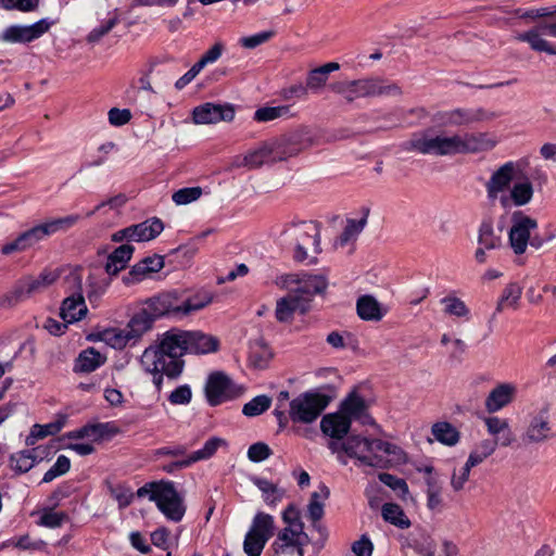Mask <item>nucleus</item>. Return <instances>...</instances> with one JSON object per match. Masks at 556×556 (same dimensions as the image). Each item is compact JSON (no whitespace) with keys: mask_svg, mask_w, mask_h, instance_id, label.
I'll return each mask as SVG.
<instances>
[{"mask_svg":"<svg viewBox=\"0 0 556 556\" xmlns=\"http://www.w3.org/2000/svg\"><path fill=\"white\" fill-rule=\"evenodd\" d=\"M497 139L489 132H463L447 135L443 131L427 129L414 134L403 143L406 151L435 156L476 154L492 150Z\"/></svg>","mask_w":556,"mask_h":556,"instance_id":"obj_1","label":"nucleus"},{"mask_svg":"<svg viewBox=\"0 0 556 556\" xmlns=\"http://www.w3.org/2000/svg\"><path fill=\"white\" fill-rule=\"evenodd\" d=\"M189 353L187 330L170 329L162 334L155 346H149L141 356V365L153 375V383L160 390L163 376L176 378L182 372L181 356Z\"/></svg>","mask_w":556,"mask_h":556,"instance_id":"obj_2","label":"nucleus"},{"mask_svg":"<svg viewBox=\"0 0 556 556\" xmlns=\"http://www.w3.org/2000/svg\"><path fill=\"white\" fill-rule=\"evenodd\" d=\"M397 447L379 439H369L362 435H350L345 440L344 453L354 458L358 466L378 469L388 468L389 455L395 454Z\"/></svg>","mask_w":556,"mask_h":556,"instance_id":"obj_3","label":"nucleus"},{"mask_svg":"<svg viewBox=\"0 0 556 556\" xmlns=\"http://www.w3.org/2000/svg\"><path fill=\"white\" fill-rule=\"evenodd\" d=\"M330 90L341 96L345 103L351 104L359 98L391 96L402 93L395 84H389L380 77H365L354 80H338L329 85Z\"/></svg>","mask_w":556,"mask_h":556,"instance_id":"obj_4","label":"nucleus"},{"mask_svg":"<svg viewBox=\"0 0 556 556\" xmlns=\"http://www.w3.org/2000/svg\"><path fill=\"white\" fill-rule=\"evenodd\" d=\"M138 497L149 496L160 511L172 521H180L185 515L184 500L173 482L161 481L147 483L137 491Z\"/></svg>","mask_w":556,"mask_h":556,"instance_id":"obj_5","label":"nucleus"},{"mask_svg":"<svg viewBox=\"0 0 556 556\" xmlns=\"http://www.w3.org/2000/svg\"><path fill=\"white\" fill-rule=\"evenodd\" d=\"M168 316L161 293L144 300L128 320L126 328L137 343L146 333L152 330L156 319Z\"/></svg>","mask_w":556,"mask_h":556,"instance_id":"obj_6","label":"nucleus"},{"mask_svg":"<svg viewBox=\"0 0 556 556\" xmlns=\"http://www.w3.org/2000/svg\"><path fill=\"white\" fill-rule=\"evenodd\" d=\"M526 164L527 162L525 160L516 162L508 161L491 174L489 180L485 182V191L488 200L492 204L498 202L503 208H508L506 194L516 175L522 170Z\"/></svg>","mask_w":556,"mask_h":556,"instance_id":"obj_7","label":"nucleus"},{"mask_svg":"<svg viewBox=\"0 0 556 556\" xmlns=\"http://www.w3.org/2000/svg\"><path fill=\"white\" fill-rule=\"evenodd\" d=\"M330 397L319 392H305L294 397L289 405V417L295 424H312L326 409Z\"/></svg>","mask_w":556,"mask_h":556,"instance_id":"obj_8","label":"nucleus"},{"mask_svg":"<svg viewBox=\"0 0 556 556\" xmlns=\"http://www.w3.org/2000/svg\"><path fill=\"white\" fill-rule=\"evenodd\" d=\"M66 298L60 307V317L65 323L81 320L88 313L84 298L83 279L77 273L70 274L65 279Z\"/></svg>","mask_w":556,"mask_h":556,"instance_id":"obj_9","label":"nucleus"},{"mask_svg":"<svg viewBox=\"0 0 556 556\" xmlns=\"http://www.w3.org/2000/svg\"><path fill=\"white\" fill-rule=\"evenodd\" d=\"M277 286L293 292L299 299L303 300L307 307L316 294L323 293L328 281L323 275H299L287 274L277 278Z\"/></svg>","mask_w":556,"mask_h":556,"instance_id":"obj_10","label":"nucleus"},{"mask_svg":"<svg viewBox=\"0 0 556 556\" xmlns=\"http://www.w3.org/2000/svg\"><path fill=\"white\" fill-rule=\"evenodd\" d=\"M169 317L184 318L210 305L214 294L207 290H199L193 295L181 299L176 291L161 293Z\"/></svg>","mask_w":556,"mask_h":556,"instance_id":"obj_11","label":"nucleus"},{"mask_svg":"<svg viewBox=\"0 0 556 556\" xmlns=\"http://www.w3.org/2000/svg\"><path fill=\"white\" fill-rule=\"evenodd\" d=\"M285 235L295 244L294 258L298 262H304L309 258L308 248H312L315 255L321 252L319 229L313 223L294 225L287 229Z\"/></svg>","mask_w":556,"mask_h":556,"instance_id":"obj_12","label":"nucleus"},{"mask_svg":"<svg viewBox=\"0 0 556 556\" xmlns=\"http://www.w3.org/2000/svg\"><path fill=\"white\" fill-rule=\"evenodd\" d=\"M243 392V387L236 384L227 375L219 371L211 374L205 384V394L212 406L233 400Z\"/></svg>","mask_w":556,"mask_h":556,"instance_id":"obj_13","label":"nucleus"},{"mask_svg":"<svg viewBox=\"0 0 556 556\" xmlns=\"http://www.w3.org/2000/svg\"><path fill=\"white\" fill-rule=\"evenodd\" d=\"M309 541V536L302 529L282 528L271 544L274 556H304V547Z\"/></svg>","mask_w":556,"mask_h":556,"instance_id":"obj_14","label":"nucleus"},{"mask_svg":"<svg viewBox=\"0 0 556 556\" xmlns=\"http://www.w3.org/2000/svg\"><path fill=\"white\" fill-rule=\"evenodd\" d=\"M55 21L41 18L31 25H11L0 34V41L5 43H29L48 33Z\"/></svg>","mask_w":556,"mask_h":556,"instance_id":"obj_15","label":"nucleus"},{"mask_svg":"<svg viewBox=\"0 0 556 556\" xmlns=\"http://www.w3.org/2000/svg\"><path fill=\"white\" fill-rule=\"evenodd\" d=\"M58 278L59 275L54 270L48 269L42 270L38 276L24 277L16 282L10 293V298L13 299L14 302L29 299L47 290Z\"/></svg>","mask_w":556,"mask_h":556,"instance_id":"obj_16","label":"nucleus"},{"mask_svg":"<svg viewBox=\"0 0 556 556\" xmlns=\"http://www.w3.org/2000/svg\"><path fill=\"white\" fill-rule=\"evenodd\" d=\"M536 228L538 222L534 218L521 211L513 213L508 241L515 254L521 255L527 251L531 231Z\"/></svg>","mask_w":556,"mask_h":556,"instance_id":"obj_17","label":"nucleus"},{"mask_svg":"<svg viewBox=\"0 0 556 556\" xmlns=\"http://www.w3.org/2000/svg\"><path fill=\"white\" fill-rule=\"evenodd\" d=\"M545 36L556 38V23H540L526 31L516 34L515 39L520 42H527L535 52H545L551 55H556V47L547 41Z\"/></svg>","mask_w":556,"mask_h":556,"instance_id":"obj_18","label":"nucleus"},{"mask_svg":"<svg viewBox=\"0 0 556 556\" xmlns=\"http://www.w3.org/2000/svg\"><path fill=\"white\" fill-rule=\"evenodd\" d=\"M330 495V491L328 486L325 484H320L318 490L312 493L309 503L307 505V517L313 522V528L318 532L319 538L315 542L319 548H323L327 539L328 531L324 525L319 522V520L324 516V501L327 500Z\"/></svg>","mask_w":556,"mask_h":556,"instance_id":"obj_19","label":"nucleus"},{"mask_svg":"<svg viewBox=\"0 0 556 556\" xmlns=\"http://www.w3.org/2000/svg\"><path fill=\"white\" fill-rule=\"evenodd\" d=\"M490 118L491 115L481 108H458L439 114L442 125L454 127L469 126Z\"/></svg>","mask_w":556,"mask_h":556,"instance_id":"obj_20","label":"nucleus"},{"mask_svg":"<svg viewBox=\"0 0 556 556\" xmlns=\"http://www.w3.org/2000/svg\"><path fill=\"white\" fill-rule=\"evenodd\" d=\"M222 446H227L226 440L218 437H213L205 442L202 448L192 452L185 458H180L167 465H164L163 470L167 473H173L176 470L187 468L197 462L206 460L211 458L216 453V451Z\"/></svg>","mask_w":556,"mask_h":556,"instance_id":"obj_21","label":"nucleus"},{"mask_svg":"<svg viewBox=\"0 0 556 556\" xmlns=\"http://www.w3.org/2000/svg\"><path fill=\"white\" fill-rule=\"evenodd\" d=\"M47 238L48 233L41 223L21 232L14 240L4 243L0 251L3 255L21 253L34 248Z\"/></svg>","mask_w":556,"mask_h":556,"instance_id":"obj_22","label":"nucleus"},{"mask_svg":"<svg viewBox=\"0 0 556 556\" xmlns=\"http://www.w3.org/2000/svg\"><path fill=\"white\" fill-rule=\"evenodd\" d=\"M192 118L195 124L231 122L235 118V109L230 104L207 102L193 109Z\"/></svg>","mask_w":556,"mask_h":556,"instance_id":"obj_23","label":"nucleus"},{"mask_svg":"<svg viewBox=\"0 0 556 556\" xmlns=\"http://www.w3.org/2000/svg\"><path fill=\"white\" fill-rule=\"evenodd\" d=\"M273 150L268 140L261 142L254 149L243 155H237L232 159L231 166L236 168L245 167L248 169L260 168L264 164L275 163Z\"/></svg>","mask_w":556,"mask_h":556,"instance_id":"obj_24","label":"nucleus"},{"mask_svg":"<svg viewBox=\"0 0 556 556\" xmlns=\"http://www.w3.org/2000/svg\"><path fill=\"white\" fill-rule=\"evenodd\" d=\"M478 248L475 252V260L479 264L486 262V252L496 250L502 245V238L494 230L490 220H484L478 229Z\"/></svg>","mask_w":556,"mask_h":556,"instance_id":"obj_25","label":"nucleus"},{"mask_svg":"<svg viewBox=\"0 0 556 556\" xmlns=\"http://www.w3.org/2000/svg\"><path fill=\"white\" fill-rule=\"evenodd\" d=\"M402 548H412L419 556H434L435 540L424 529H419L401 538Z\"/></svg>","mask_w":556,"mask_h":556,"instance_id":"obj_26","label":"nucleus"},{"mask_svg":"<svg viewBox=\"0 0 556 556\" xmlns=\"http://www.w3.org/2000/svg\"><path fill=\"white\" fill-rule=\"evenodd\" d=\"M270 149L273 150L274 161H286L289 157L299 154L302 149V142L298 135H286L268 140Z\"/></svg>","mask_w":556,"mask_h":556,"instance_id":"obj_27","label":"nucleus"},{"mask_svg":"<svg viewBox=\"0 0 556 556\" xmlns=\"http://www.w3.org/2000/svg\"><path fill=\"white\" fill-rule=\"evenodd\" d=\"M351 428V420L340 413L325 415L320 421V429L331 439L342 440Z\"/></svg>","mask_w":556,"mask_h":556,"instance_id":"obj_28","label":"nucleus"},{"mask_svg":"<svg viewBox=\"0 0 556 556\" xmlns=\"http://www.w3.org/2000/svg\"><path fill=\"white\" fill-rule=\"evenodd\" d=\"M307 309L305 302L289 290L286 296L277 301L275 315L278 321L288 323L292 320L294 313L304 314Z\"/></svg>","mask_w":556,"mask_h":556,"instance_id":"obj_29","label":"nucleus"},{"mask_svg":"<svg viewBox=\"0 0 556 556\" xmlns=\"http://www.w3.org/2000/svg\"><path fill=\"white\" fill-rule=\"evenodd\" d=\"M187 340L189 344V353L191 354L215 353L218 351L220 345L217 337L199 330L187 331Z\"/></svg>","mask_w":556,"mask_h":556,"instance_id":"obj_30","label":"nucleus"},{"mask_svg":"<svg viewBox=\"0 0 556 556\" xmlns=\"http://www.w3.org/2000/svg\"><path fill=\"white\" fill-rule=\"evenodd\" d=\"M513 383H501L491 390L485 400V408L489 413H495L507 406L516 394Z\"/></svg>","mask_w":556,"mask_h":556,"instance_id":"obj_31","label":"nucleus"},{"mask_svg":"<svg viewBox=\"0 0 556 556\" xmlns=\"http://www.w3.org/2000/svg\"><path fill=\"white\" fill-rule=\"evenodd\" d=\"M340 68V64L337 62H329L319 67L308 71L306 75V86L309 92L318 94L326 87L329 75Z\"/></svg>","mask_w":556,"mask_h":556,"instance_id":"obj_32","label":"nucleus"},{"mask_svg":"<svg viewBox=\"0 0 556 556\" xmlns=\"http://www.w3.org/2000/svg\"><path fill=\"white\" fill-rule=\"evenodd\" d=\"M357 315L367 321H379L387 311L372 295H363L356 303Z\"/></svg>","mask_w":556,"mask_h":556,"instance_id":"obj_33","label":"nucleus"},{"mask_svg":"<svg viewBox=\"0 0 556 556\" xmlns=\"http://www.w3.org/2000/svg\"><path fill=\"white\" fill-rule=\"evenodd\" d=\"M343 415L352 419L361 421L363 425L371 424L372 420L367 413L365 401L362 396L353 393L342 404Z\"/></svg>","mask_w":556,"mask_h":556,"instance_id":"obj_34","label":"nucleus"},{"mask_svg":"<svg viewBox=\"0 0 556 556\" xmlns=\"http://www.w3.org/2000/svg\"><path fill=\"white\" fill-rule=\"evenodd\" d=\"M533 185L528 177L520 181H516L510 187L506 194L508 200V208L514 204L515 206H523L531 202L533 198Z\"/></svg>","mask_w":556,"mask_h":556,"instance_id":"obj_35","label":"nucleus"},{"mask_svg":"<svg viewBox=\"0 0 556 556\" xmlns=\"http://www.w3.org/2000/svg\"><path fill=\"white\" fill-rule=\"evenodd\" d=\"M251 481L262 492L263 501L269 507H276L286 495L285 489L265 478L252 477Z\"/></svg>","mask_w":556,"mask_h":556,"instance_id":"obj_36","label":"nucleus"},{"mask_svg":"<svg viewBox=\"0 0 556 556\" xmlns=\"http://www.w3.org/2000/svg\"><path fill=\"white\" fill-rule=\"evenodd\" d=\"M552 437V428L543 415L535 416L529 424L523 439L528 443H541Z\"/></svg>","mask_w":556,"mask_h":556,"instance_id":"obj_37","label":"nucleus"},{"mask_svg":"<svg viewBox=\"0 0 556 556\" xmlns=\"http://www.w3.org/2000/svg\"><path fill=\"white\" fill-rule=\"evenodd\" d=\"M132 241L142 242L156 238L164 229L163 222L160 218L152 217L142 223L131 225Z\"/></svg>","mask_w":556,"mask_h":556,"instance_id":"obj_38","label":"nucleus"},{"mask_svg":"<svg viewBox=\"0 0 556 556\" xmlns=\"http://www.w3.org/2000/svg\"><path fill=\"white\" fill-rule=\"evenodd\" d=\"M369 210L365 208L363 217L359 219H348L346 225L342 231V233L339 236V238L334 242V247H344L351 242L356 241L361 232L364 230L365 226L367 225Z\"/></svg>","mask_w":556,"mask_h":556,"instance_id":"obj_39","label":"nucleus"},{"mask_svg":"<svg viewBox=\"0 0 556 556\" xmlns=\"http://www.w3.org/2000/svg\"><path fill=\"white\" fill-rule=\"evenodd\" d=\"M134 253V247L130 244H122L116 248L108 257V262L105 264V271L109 275L115 276L121 270H123L131 255Z\"/></svg>","mask_w":556,"mask_h":556,"instance_id":"obj_40","label":"nucleus"},{"mask_svg":"<svg viewBox=\"0 0 556 556\" xmlns=\"http://www.w3.org/2000/svg\"><path fill=\"white\" fill-rule=\"evenodd\" d=\"M273 357V352L263 340L250 343L249 365L255 369H265Z\"/></svg>","mask_w":556,"mask_h":556,"instance_id":"obj_41","label":"nucleus"},{"mask_svg":"<svg viewBox=\"0 0 556 556\" xmlns=\"http://www.w3.org/2000/svg\"><path fill=\"white\" fill-rule=\"evenodd\" d=\"M104 362L105 357L101 353L93 348H89L78 355L74 370L76 372H91L104 364Z\"/></svg>","mask_w":556,"mask_h":556,"instance_id":"obj_42","label":"nucleus"},{"mask_svg":"<svg viewBox=\"0 0 556 556\" xmlns=\"http://www.w3.org/2000/svg\"><path fill=\"white\" fill-rule=\"evenodd\" d=\"M522 295V287L517 282L508 283L496 304L495 313H501L506 308L517 309Z\"/></svg>","mask_w":556,"mask_h":556,"instance_id":"obj_43","label":"nucleus"},{"mask_svg":"<svg viewBox=\"0 0 556 556\" xmlns=\"http://www.w3.org/2000/svg\"><path fill=\"white\" fill-rule=\"evenodd\" d=\"M66 416H59L56 420L46 425H34L30 434L26 439L27 445H33L36 441L48 435L56 434L65 426Z\"/></svg>","mask_w":556,"mask_h":556,"instance_id":"obj_44","label":"nucleus"},{"mask_svg":"<svg viewBox=\"0 0 556 556\" xmlns=\"http://www.w3.org/2000/svg\"><path fill=\"white\" fill-rule=\"evenodd\" d=\"M100 338L113 349L122 350L127 345L136 344L127 328H109L100 333Z\"/></svg>","mask_w":556,"mask_h":556,"instance_id":"obj_45","label":"nucleus"},{"mask_svg":"<svg viewBox=\"0 0 556 556\" xmlns=\"http://www.w3.org/2000/svg\"><path fill=\"white\" fill-rule=\"evenodd\" d=\"M431 433L434 439L447 446H454L459 442V431L450 422L440 421L432 426Z\"/></svg>","mask_w":556,"mask_h":556,"instance_id":"obj_46","label":"nucleus"},{"mask_svg":"<svg viewBox=\"0 0 556 556\" xmlns=\"http://www.w3.org/2000/svg\"><path fill=\"white\" fill-rule=\"evenodd\" d=\"M427 507L431 511H441L443 508L442 484L435 477L426 478Z\"/></svg>","mask_w":556,"mask_h":556,"instance_id":"obj_47","label":"nucleus"},{"mask_svg":"<svg viewBox=\"0 0 556 556\" xmlns=\"http://www.w3.org/2000/svg\"><path fill=\"white\" fill-rule=\"evenodd\" d=\"M274 517L269 514L260 511L254 516L249 531L257 536H263L264 540L268 541L274 533Z\"/></svg>","mask_w":556,"mask_h":556,"instance_id":"obj_48","label":"nucleus"},{"mask_svg":"<svg viewBox=\"0 0 556 556\" xmlns=\"http://www.w3.org/2000/svg\"><path fill=\"white\" fill-rule=\"evenodd\" d=\"M381 515L386 521L397 528L407 529L410 527V520L397 504H384L381 509Z\"/></svg>","mask_w":556,"mask_h":556,"instance_id":"obj_49","label":"nucleus"},{"mask_svg":"<svg viewBox=\"0 0 556 556\" xmlns=\"http://www.w3.org/2000/svg\"><path fill=\"white\" fill-rule=\"evenodd\" d=\"M80 220V215L72 214L58 218H50L45 220L42 224L48 233V237L53 236L58 232H64L74 227Z\"/></svg>","mask_w":556,"mask_h":556,"instance_id":"obj_50","label":"nucleus"},{"mask_svg":"<svg viewBox=\"0 0 556 556\" xmlns=\"http://www.w3.org/2000/svg\"><path fill=\"white\" fill-rule=\"evenodd\" d=\"M441 303L444 305V313L446 315L463 318L465 320L470 319V309L459 298L447 295L441 300Z\"/></svg>","mask_w":556,"mask_h":556,"instance_id":"obj_51","label":"nucleus"},{"mask_svg":"<svg viewBox=\"0 0 556 556\" xmlns=\"http://www.w3.org/2000/svg\"><path fill=\"white\" fill-rule=\"evenodd\" d=\"M496 450V442L491 440H482L476 447L470 452L467 463L470 466L476 467L483 463L489 456H491Z\"/></svg>","mask_w":556,"mask_h":556,"instance_id":"obj_52","label":"nucleus"},{"mask_svg":"<svg viewBox=\"0 0 556 556\" xmlns=\"http://www.w3.org/2000/svg\"><path fill=\"white\" fill-rule=\"evenodd\" d=\"M108 425L97 424V425H86L79 429L73 430L66 433L68 439L79 440V439H91L92 441L100 440L104 435V430Z\"/></svg>","mask_w":556,"mask_h":556,"instance_id":"obj_53","label":"nucleus"},{"mask_svg":"<svg viewBox=\"0 0 556 556\" xmlns=\"http://www.w3.org/2000/svg\"><path fill=\"white\" fill-rule=\"evenodd\" d=\"M36 464V457L29 451H22L10 457V467L17 473H25Z\"/></svg>","mask_w":556,"mask_h":556,"instance_id":"obj_54","label":"nucleus"},{"mask_svg":"<svg viewBox=\"0 0 556 556\" xmlns=\"http://www.w3.org/2000/svg\"><path fill=\"white\" fill-rule=\"evenodd\" d=\"M289 112L290 108L288 105L263 106L254 112L253 118L258 123H266L287 116Z\"/></svg>","mask_w":556,"mask_h":556,"instance_id":"obj_55","label":"nucleus"},{"mask_svg":"<svg viewBox=\"0 0 556 556\" xmlns=\"http://www.w3.org/2000/svg\"><path fill=\"white\" fill-rule=\"evenodd\" d=\"M271 405V399L267 395H257L244 404L242 414L248 417H255L266 412Z\"/></svg>","mask_w":556,"mask_h":556,"instance_id":"obj_56","label":"nucleus"},{"mask_svg":"<svg viewBox=\"0 0 556 556\" xmlns=\"http://www.w3.org/2000/svg\"><path fill=\"white\" fill-rule=\"evenodd\" d=\"M281 519L286 529L304 530V522L301 518V511L294 504H289L281 514Z\"/></svg>","mask_w":556,"mask_h":556,"instance_id":"obj_57","label":"nucleus"},{"mask_svg":"<svg viewBox=\"0 0 556 556\" xmlns=\"http://www.w3.org/2000/svg\"><path fill=\"white\" fill-rule=\"evenodd\" d=\"M118 23L117 16H111L101 22V24L94 27L88 35L86 40L89 43L99 42L105 35H108Z\"/></svg>","mask_w":556,"mask_h":556,"instance_id":"obj_58","label":"nucleus"},{"mask_svg":"<svg viewBox=\"0 0 556 556\" xmlns=\"http://www.w3.org/2000/svg\"><path fill=\"white\" fill-rule=\"evenodd\" d=\"M378 478L383 484L388 485L393 491L397 492L401 498L404 500L408 495V485L404 479L397 478L387 472L379 473Z\"/></svg>","mask_w":556,"mask_h":556,"instance_id":"obj_59","label":"nucleus"},{"mask_svg":"<svg viewBox=\"0 0 556 556\" xmlns=\"http://www.w3.org/2000/svg\"><path fill=\"white\" fill-rule=\"evenodd\" d=\"M71 468V460L65 455H60L54 465L43 475L42 482L49 483L60 476L65 475Z\"/></svg>","mask_w":556,"mask_h":556,"instance_id":"obj_60","label":"nucleus"},{"mask_svg":"<svg viewBox=\"0 0 556 556\" xmlns=\"http://www.w3.org/2000/svg\"><path fill=\"white\" fill-rule=\"evenodd\" d=\"M202 195L200 187H188L177 190L172 199L177 205H186L197 201Z\"/></svg>","mask_w":556,"mask_h":556,"instance_id":"obj_61","label":"nucleus"},{"mask_svg":"<svg viewBox=\"0 0 556 556\" xmlns=\"http://www.w3.org/2000/svg\"><path fill=\"white\" fill-rule=\"evenodd\" d=\"M266 543L267 541L263 536H257L248 531L243 542V549L248 556H260Z\"/></svg>","mask_w":556,"mask_h":556,"instance_id":"obj_62","label":"nucleus"},{"mask_svg":"<svg viewBox=\"0 0 556 556\" xmlns=\"http://www.w3.org/2000/svg\"><path fill=\"white\" fill-rule=\"evenodd\" d=\"M473 468L469 463H465L458 470L455 468L451 476V488L454 492H459L464 489L469 480L470 470Z\"/></svg>","mask_w":556,"mask_h":556,"instance_id":"obj_63","label":"nucleus"},{"mask_svg":"<svg viewBox=\"0 0 556 556\" xmlns=\"http://www.w3.org/2000/svg\"><path fill=\"white\" fill-rule=\"evenodd\" d=\"M275 36L274 30H265L252 36L242 37L239 39V43L241 47L245 49H254L267 41H269Z\"/></svg>","mask_w":556,"mask_h":556,"instance_id":"obj_64","label":"nucleus"}]
</instances>
